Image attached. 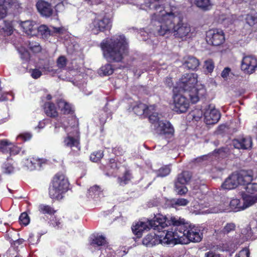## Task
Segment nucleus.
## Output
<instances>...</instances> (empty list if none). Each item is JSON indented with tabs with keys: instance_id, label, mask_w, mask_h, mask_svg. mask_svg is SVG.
<instances>
[{
	"instance_id": "1",
	"label": "nucleus",
	"mask_w": 257,
	"mask_h": 257,
	"mask_svg": "<svg viewBox=\"0 0 257 257\" xmlns=\"http://www.w3.org/2000/svg\"><path fill=\"white\" fill-rule=\"evenodd\" d=\"M170 226L174 228V231H168L162 240L163 242L167 243L168 245L187 244L191 241L198 242L202 239L199 230L197 227L178 216H164L158 214L155 215L153 219H147V222H137L132 226V229L137 237L140 238L145 230L151 228L155 230H160Z\"/></svg>"
},
{
	"instance_id": "2",
	"label": "nucleus",
	"mask_w": 257,
	"mask_h": 257,
	"mask_svg": "<svg viewBox=\"0 0 257 257\" xmlns=\"http://www.w3.org/2000/svg\"><path fill=\"white\" fill-rule=\"evenodd\" d=\"M145 4L150 10L155 11L151 15V28L155 34L164 36L173 33L175 38L181 39L189 35L190 27L183 22L182 18L172 12L167 13L162 5L150 0H145Z\"/></svg>"
},
{
	"instance_id": "3",
	"label": "nucleus",
	"mask_w": 257,
	"mask_h": 257,
	"mask_svg": "<svg viewBox=\"0 0 257 257\" xmlns=\"http://www.w3.org/2000/svg\"><path fill=\"white\" fill-rule=\"evenodd\" d=\"M100 47L103 57L109 63L120 62L128 53L127 43L123 35L104 39Z\"/></svg>"
},
{
	"instance_id": "4",
	"label": "nucleus",
	"mask_w": 257,
	"mask_h": 257,
	"mask_svg": "<svg viewBox=\"0 0 257 257\" xmlns=\"http://www.w3.org/2000/svg\"><path fill=\"white\" fill-rule=\"evenodd\" d=\"M197 78L196 74L186 73L182 76L178 84L180 92L188 94L192 103H196L206 94V90L204 88H195Z\"/></svg>"
},
{
	"instance_id": "5",
	"label": "nucleus",
	"mask_w": 257,
	"mask_h": 257,
	"mask_svg": "<svg viewBox=\"0 0 257 257\" xmlns=\"http://www.w3.org/2000/svg\"><path fill=\"white\" fill-rule=\"evenodd\" d=\"M253 175L251 170H240L238 173H233L226 178L221 186L224 189H234L239 185L244 184V182L251 181Z\"/></svg>"
},
{
	"instance_id": "6",
	"label": "nucleus",
	"mask_w": 257,
	"mask_h": 257,
	"mask_svg": "<svg viewBox=\"0 0 257 257\" xmlns=\"http://www.w3.org/2000/svg\"><path fill=\"white\" fill-rule=\"evenodd\" d=\"M68 179L63 174L57 173L53 178L52 185L49 187V195L52 199L57 200L63 198L62 194L68 189Z\"/></svg>"
},
{
	"instance_id": "7",
	"label": "nucleus",
	"mask_w": 257,
	"mask_h": 257,
	"mask_svg": "<svg viewBox=\"0 0 257 257\" xmlns=\"http://www.w3.org/2000/svg\"><path fill=\"white\" fill-rule=\"evenodd\" d=\"M149 119L150 122L154 124V129L158 133L161 135L171 136L173 135L174 130L172 124L167 120H160L158 113H153L149 115Z\"/></svg>"
},
{
	"instance_id": "8",
	"label": "nucleus",
	"mask_w": 257,
	"mask_h": 257,
	"mask_svg": "<svg viewBox=\"0 0 257 257\" xmlns=\"http://www.w3.org/2000/svg\"><path fill=\"white\" fill-rule=\"evenodd\" d=\"M112 21L106 16L96 17L89 25V28L93 34L97 35L100 32L110 30Z\"/></svg>"
},
{
	"instance_id": "9",
	"label": "nucleus",
	"mask_w": 257,
	"mask_h": 257,
	"mask_svg": "<svg viewBox=\"0 0 257 257\" xmlns=\"http://www.w3.org/2000/svg\"><path fill=\"white\" fill-rule=\"evenodd\" d=\"M188 94L184 93H181V92L177 94H175L173 96L174 107L173 110L178 113H182L186 112L189 106L190 98Z\"/></svg>"
},
{
	"instance_id": "10",
	"label": "nucleus",
	"mask_w": 257,
	"mask_h": 257,
	"mask_svg": "<svg viewBox=\"0 0 257 257\" xmlns=\"http://www.w3.org/2000/svg\"><path fill=\"white\" fill-rule=\"evenodd\" d=\"M207 42L213 46H219L225 41L224 33L220 29H212L206 32Z\"/></svg>"
},
{
	"instance_id": "11",
	"label": "nucleus",
	"mask_w": 257,
	"mask_h": 257,
	"mask_svg": "<svg viewBox=\"0 0 257 257\" xmlns=\"http://www.w3.org/2000/svg\"><path fill=\"white\" fill-rule=\"evenodd\" d=\"M204 122L207 125L216 123L220 118V112L214 108V106L209 104L204 112Z\"/></svg>"
},
{
	"instance_id": "12",
	"label": "nucleus",
	"mask_w": 257,
	"mask_h": 257,
	"mask_svg": "<svg viewBox=\"0 0 257 257\" xmlns=\"http://www.w3.org/2000/svg\"><path fill=\"white\" fill-rule=\"evenodd\" d=\"M257 68V59L253 55L244 56L241 64V70L248 74L253 73Z\"/></svg>"
},
{
	"instance_id": "13",
	"label": "nucleus",
	"mask_w": 257,
	"mask_h": 257,
	"mask_svg": "<svg viewBox=\"0 0 257 257\" xmlns=\"http://www.w3.org/2000/svg\"><path fill=\"white\" fill-rule=\"evenodd\" d=\"M230 146L239 150H249L252 148V140L250 137L238 138L233 139Z\"/></svg>"
},
{
	"instance_id": "14",
	"label": "nucleus",
	"mask_w": 257,
	"mask_h": 257,
	"mask_svg": "<svg viewBox=\"0 0 257 257\" xmlns=\"http://www.w3.org/2000/svg\"><path fill=\"white\" fill-rule=\"evenodd\" d=\"M36 7L41 16L46 18L51 17L54 12L52 5L44 0H38Z\"/></svg>"
},
{
	"instance_id": "15",
	"label": "nucleus",
	"mask_w": 257,
	"mask_h": 257,
	"mask_svg": "<svg viewBox=\"0 0 257 257\" xmlns=\"http://www.w3.org/2000/svg\"><path fill=\"white\" fill-rule=\"evenodd\" d=\"M54 31L51 30L46 25H41L38 27L37 26V29H36V35L38 36L42 37L43 39H47L51 35L53 34V33H60L61 32V28H53Z\"/></svg>"
},
{
	"instance_id": "16",
	"label": "nucleus",
	"mask_w": 257,
	"mask_h": 257,
	"mask_svg": "<svg viewBox=\"0 0 257 257\" xmlns=\"http://www.w3.org/2000/svg\"><path fill=\"white\" fill-rule=\"evenodd\" d=\"M235 228V225L234 223H227L222 229L216 231V236L219 239L226 240L227 237H229V234L234 231Z\"/></svg>"
},
{
	"instance_id": "17",
	"label": "nucleus",
	"mask_w": 257,
	"mask_h": 257,
	"mask_svg": "<svg viewBox=\"0 0 257 257\" xmlns=\"http://www.w3.org/2000/svg\"><path fill=\"white\" fill-rule=\"evenodd\" d=\"M19 24L26 34L31 36L36 35L37 25L35 22L30 20L20 21Z\"/></svg>"
},
{
	"instance_id": "18",
	"label": "nucleus",
	"mask_w": 257,
	"mask_h": 257,
	"mask_svg": "<svg viewBox=\"0 0 257 257\" xmlns=\"http://www.w3.org/2000/svg\"><path fill=\"white\" fill-rule=\"evenodd\" d=\"M200 65L199 60L193 56H187L184 58L183 65L189 70H196Z\"/></svg>"
},
{
	"instance_id": "19",
	"label": "nucleus",
	"mask_w": 257,
	"mask_h": 257,
	"mask_svg": "<svg viewBox=\"0 0 257 257\" xmlns=\"http://www.w3.org/2000/svg\"><path fill=\"white\" fill-rule=\"evenodd\" d=\"M162 240L163 239H159L158 236L155 234H149L143 238L142 243L144 245L148 247H152L159 243L168 244L167 243L163 242Z\"/></svg>"
},
{
	"instance_id": "20",
	"label": "nucleus",
	"mask_w": 257,
	"mask_h": 257,
	"mask_svg": "<svg viewBox=\"0 0 257 257\" xmlns=\"http://www.w3.org/2000/svg\"><path fill=\"white\" fill-rule=\"evenodd\" d=\"M189 203V201L185 198H178L168 199L166 201V204L169 207L176 208L178 206H185Z\"/></svg>"
},
{
	"instance_id": "21",
	"label": "nucleus",
	"mask_w": 257,
	"mask_h": 257,
	"mask_svg": "<svg viewBox=\"0 0 257 257\" xmlns=\"http://www.w3.org/2000/svg\"><path fill=\"white\" fill-rule=\"evenodd\" d=\"M103 196V193L101 188L97 185H94L90 187L88 190L87 197L97 201Z\"/></svg>"
},
{
	"instance_id": "22",
	"label": "nucleus",
	"mask_w": 257,
	"mask_h": 257,
	"mask_svg": "<svg viewBox=\"0 0 257 257\" xmlns=\"http://www.w3.org/2000/svg\"><path fill=\"white\" fill-rule=\"evenodd\" d=\"M192 2L197 8L203 11L210 10L212 7L211 0H191Z\"/></svg>"
},
{
	"instance_id": "23",
	"label": "nucleus",
	"mask_w": 257,
	"mask_h": 257,
	"mask_svg": "<svg viewBox=\"0 0 257 257\" xmlns=\"http://www.w3.org/2000/svg\"><path fill=\"white\" fill-rule=\"evenodd\" d=\"M44 109L46 114L50 117H56L58 115L55 104L52 102H46L44 105Z\"/></svg>"
},
{
	"instance_id": "24",
	"label": "nucleus",
	"mask_w": 257,
	"mask_h": 257,
	"mask_svg": "<svg viewBox=\"0 0 257 257\" xmlns=\"http://www.w3.org/2000/svg\"><path fill=\"white\" fill-rule=\"evenodd\" d=\"M64 143L65 146L71 148L74 151L80 150L78 141L70 136H68L64 139Z\"/></svg>"
},
{
	"instance_id": "25",
	"label": "nucleus",
	"mask_w": 257,
	"mask_h": 257,
	"mask_svg": "<svg viewBox=\"0 0 257 257\" xmlns=\"http://www.w3.org/2000/svg\"><path fill=\"white\" fill-rule=\"evenodd\" d=\"M90 244L94 247L105 246L107 241L105 237L102 235H93L91 237Z\"/></svg>"
},
{
	"instance_id": "26",
	"label": "nucleus",
	"mask_w": 257,
	"mask_h": 257,
	"mask_svg": "<svg viewBox=\"0 0 257 257\" xmlns=\"http://www.w3.org/2000/svg\"><path fill=\"white\" fill-rule=\"evenodd\" d=\"M191 175L188 171H183L178 175L177 180L175 184L185 185L190 180Z\"/></svg>"
},
{
	"instance_id": "27",
	"label": "nucleus",
	"mask_w": 257,
	"mask_h": 257,
	"mask_svg": "<svg viewBox=\"0 0 257 257\" xmlns=\"http://www.w3.org/2000/svg\"><path fill=\"white\" fill-rule=\"evenodd\" d=\"M58 106L64 114H69L73 111L71 105L64 100L60 99L57 102Z\"/></svg>"
},
{
	"instance_id": "28",
	"label": "nucleus",
	"mask_w": 257,
	"mask_h": 257,
	"mask_svg": "<svg viewBox=\"0 0 257 257\" xmlns=\"http://www.w3.org/2000/svg\"><path fill=\"white\" fill-rule=\"evenodd\" d=\"M243 202L244 208H246L254 204L257 203V194L254 195L245 194L243 196Z\"/></svg>"
},
{
	"instance_id": "29",
	"label": "nucleus",
	"mask_w": 257,
	"mask_h": 257,
	"mask_svg": "<svg viewBox=\"0 0 257 257\" xmlns=\"http://www.w3.org/2000/svg\"><path fill=\"white\" fill-rule=\"evenodd\" d=\"M235 18L233 15L223 14L219 16V21L224 25H229L233 23Z\"/></svg>"
},
{
	"instance_id": "30",
	"label": "nucleus",
	"mask_w": 257,
	"mask_h": 257,
	"mask_svg": "<svg viewBox=\"0 0 257 257\" xmlns=\"http://www.w3.org/2000/svg\"><path fill=\"white\" fill-rule=\"evenodd\" d=\"M148 107L143 103H140L133 107L134 112L138 115L148 114Z\"/></svg>"
},
{
	"instance_id": "31",
	"label": "nucleus",
	"mask_w": 257,
	"mask_h": 257,
	"mask_svg": "<svg viewBox=\"0 0 257 257\" xmlns=\"http://www.w3.org/2000/svg\"><path fill=\"white\" fill-rule=\"evenodd\" d=\"M113 72V69L110 64L107 63L102 66L98 71V73L102 75H110Z\"/></svg>"
},
{
	"instance_id": "32",
	"label": "nucleus",
	"mask_w": 257,
	"mask_h": 257,
	"mask_svg": "<svg viewBox=\"0 0 257 257\" xmlns=\"http://www.w3.org/2000/svg\"><path fill=\"white\" fill-rule=\"evenodd\" d=\"M231 209L234 211H238L240 210L244 209V204L241 205L240 200L237 199H233L230 201L229 203Z\"/></svg>"
},
{
	"instance_id": "33",
	"label": "nucleus",
	"mask_w": 257,
	"mask_h": 257,
	"mask_svg": "<svg viewBox=\"0 0 257 257\" xmlns=\"http://www.w3.org/2000/svg\"><path fill=\"white\" fill-rule=\"evenodd\" d=\"M251 182H244V184L242 185L245 186L244 189L247 193L253 194L257 192V183H251Z\"/></svg>"
},
{
	"instance_id": "34",
	"label": "nucleus",
	"mask_w": 257,
	"mask_h": 257,
	"mask_svg": "<svg viewBox=\"0 0 257 257\" xmlns=\"http://www.w3.org/2000/svg\"><path fill=\"white\" fill-rule=\"evenodd\" d=\"M26 44L29 49L34 53H39L42 50L41 46L38 42L29 41Z\"/></svg>"
},
{
	"instance_id": "35",
	"label": "nucleus",
	"mask_w": 257,
	"mask_h": 257,
	"mask_svg": "<svg viewBox=\"0 0 257 257\" xmlns=\"http://www.w3.org/2000/svg\"><path fill=\"white\" fill-rule=\"evenodd\" d=\"M12 144L7 140L0 141V152L4 153L11 152Z\"/></svg>"
},
{
	"instance_id": "36",
	"label": "nucleus",
	"mask_w": 257,
	"mask_h": 257,
	"mask_svg": "<svg viewBox=\"0 0 257 257\" xmlns=\"http://www.w3.org/2000/svg\"><path fill=\"white\" fill-rule=\"evenodd\" d=\"M132 178V174L129 171H125L121 177L118 178V182L120 185H124L128 183Z\"/></svg>"
},
{
	"instance_id": "37",
	"label": "nucleus",
	"mask_w": 257,
	"mask_h": 257,
	"mask_svg": "<svg viewBox=\"0 0 257 257\" xmlns=\"http://www.w3.org/2000/svg\"><path fill=\"white\" fill-rule=\"evenodd\" d=\"M245 21L249 26H253L257 23V14L255 12H252L247 14L245 17Z\"/></svg>"
},
{
	"instance_id": "38",
	"label": "nucleus",
	"mask_w": 257,
	"mask_h": 257,
	"mask_svg": "<svg viewBox=\"0 0 257 257\" xmlns=\"http://www.w3.org/2000/svg\"><path fill=\"white\" fill-rule=\"evenodd\" d=\"M39 211L43 214H53L56 211L51 206L47 205L41 204L39 206Z\"/></svg>"
},
{
	"instance_id": "39",
	"label": "nucleus",
	"mask_w": 257,
	"mask_h": 257,
	"mask_svg": "<svg viewBox=\"0 0 257 257\" xmlns=\"http://www.w3.org/2000/svg\"><path fill=\"white\" fill-rule=\"evenodd\" d=\"M203 68L205 72L211 73L214 68V64L212 60L208 59L204 61Z\"/></svg>"
},
{
	"instance_id": "40",
	"label": "nucleus",
	"mask_w": 257,
	"mask_h": 257,
	"mask_svg": "<svg viewBox=\"0 0 257 257\" xmlns=\"http://www.w3.org/2000/svg\"><path fill=\"white\" fill-rule=\"evenodd\" d=\"M171 169L170 167L168 166H165L161 168L159 170H158L157 172V176L158 177H164L170 173Z\"/></svg>"
},
{
	"instance_id": "41",
	"label": "nucleus",
	"mask_w": 257,
	"mask_h": 257,
	"mask_svg": "<svg viewBox=\"0 0 257 257\" xmlns=\"http://www.w3.org/2000/svg\"><path fill=\"white\" fill-rule=\"evenodd\" d=\"M175 191L177 194L183 195L187 192L188 189L185 185L175 184Z\"/></svg>"
},
{
	"instance_id": "42",
	"label": "nucleus",
	"mask_w": 257,
	"mask_h": 257,
	"mask_svg": "<svg viewBox=\"0 0 257 257\" xmlns=\"http://www.w3.org/2000/svg\"><path fill=\"white\" fill-rule=\"evenodd\" d=\"M103 156V153L101 151H99L96 152H94L91 154L90 156V160L94 162L99 161Z\"/></svg>"
},
{
	"instance_id": "43",
	"label": "nucleus",
	"mask_w": 257,
	"mask_h": 257,
	"mask_svg": "<svg viewBox=\"0 0 257 257\" xmlns=\"http://www.w3.org/2000/svg\"><path fill=\"white\" fill-rule=\"evenodd\" d=\"M19 221L21 224L25 225H27L29 223L30 218L27 213L23 212L21 213L19 217Z\"/></svg>"
},
{
	"instance_id": "44",
	"label": "nucleus",
	"mask_w": 257,
	"mask_h": 257,
	"mask_svg": "<svg viewBox=\"0 0 257 257\" xmlns=\"http://www.w3.org/2000/svg\"><path fill=\"white\" fill-rule=\"evenodd\" d=\"M3 169L4 172L8 174L13 173L14 171V167L9 163H5L3 165Z\"/></svg>"
},
{
	"instance_id": "45",
	"label": "nucleus",
	"mask_w": 257,
	"mask_h": 257,
	"mask_svg": "<svg viewBox=\"0 0 257 257\" xmlns=\"http://www.w3.org/2000/svg\"><path fill=\"white\" fill-rule=\"evenodd\" d=\"M4 0H0V19L4 18L7 14V9L4 5Z\"/></svg>"
},
{
	"instance_id": "46",
	"label": "nucleus",
	"mask_w": 257,
	"mask_h": 257,
	"mask_svg": "<svg viewBox=\"0 0 257 257\" xmlns=\"http://www.w3.org/2000/svg\"><path fill=\"white\" fill-rule=\"evenodd\" d=\"M66 62L67 60L64 56H61L59 57L57 61L58 67L60 68H64L66 65Z\"/></svg>"
},
{
	"instance_id": "47",
	"label": "nucleus",
	"mask_w": 257,
	"mask_h": 257,
	"mask_svg": "<svg viewBox=\"0 0 257 257\" xmlns=\"http://www.w3.org/2000/svg\"><path fill=\"white\" fill-rule=\"evenodd\" d=\"M125 152V149L121 146H117L112 149V152L117 156L122 155Z\"/></svg>"
},
{
	"instance_id": "48",
	"label": "nucleus",
	"mask_w": 257,
	"mask_h": 257,
	"mask_svg": "<svg viewBox=\"0 0 257 257\" xmlns=\"http://www.w3.org/2000/svg\"><path fill=\"white\" fill-rule=\"evenodd\" d=\"M2 29L7 33L8 35H11L13 32V28L12 25L9 23L5 24V27Z\"/></svg>"
},
{
	"instance_id": "49",
	"label": "nucleus",
	"mask_w": 257,
	"mask_h": 257,
	"mask_svg": "<svg viewBox=\"0 0 257 257\" xmlns=\"http://www.w3.org/2000/svg\"><path fill=\"white\" fill-rule=\"evenodd\" d=\"M32 135L29 133H25L19 135L17 137V139H22L24 141H27L31 139Z\"/></svg>"
},
{
	"instance_id": "50",
	"label": "nucleus",
	"mask_w": 257,
	"mask_h": 257,
	"mask_svg": "<svg viewBox=\"0 0 257 257\" xmlns=\"http://www.w3.org/2000/svg\"><path fill=\"white\" fill-rule=\"evenodd\" d=\"M42 75V72L37 69H33L31 73V76L33 78L37 79Z\"/></svg>"
},
{
	"instance_id": "51",
	"label": "nucleus",
	"mask_w": 257,
	"mask_h": 257,
	"mask_svg": "<svg viewBox=\"0 0 257 257\" xmlns=\"http://www.w3.org/2000/svg\"><path fill=\"white\" fill-rule=\"evenodd\" d=\"M249 251L248 250H242L238 255H236V257H249Z\"/></svg>"
},
{
	"instance_id": "52",
	"label": "nucleus",
	"mask_w": 257,
	"mask_h": 257,
	"mask_svg": "<svg viewBox=\"0 0 257 257\" xmlns=\"http://www.w3.org/2000/svg\"><path fill=\"white\" fill-rule=\"evenodd\" d=\"M107 114L105 112L101 113L99 116V121L101 124H104L106 121Z\"/></svg>"
},
{
	"instance_id": "53",
	"label": "nucleus",
	"mask_w": 257,
	"mask_h": 257,
	"mask_svg": "<svg viewBox=\"0 0 257 257\" xmlns=\"http://www.w3.org/2000/svg\"><path fill=\"white\" fill-rule=\"evenodd\" d=\"M228 129L227 126L225 124H222L219 125L217 129V132L219 134H222Z\"/></svg>"
},
{
	"instance_id": "54",
	"label": "nucleus",
	"mask_w": 257,
	"mask_h": 257,
	"mask_svg": "<svg viewBox=\"0 0 257 257\" xmlns=\"http://www.w3.org/2000/svg\"><path fill=\"white\" fill-rule=\"evenodd\" d=\"M230 71V69L228 67H226L224 69V70L222 71L221 75V76L225 79L229 75V73Z\"/></svg>"
},
{
	"instance_id": "55",
	"label": "nucleus",
	"mask_w": 257,
	"mask_h": 257,
	"mask_svg": "<svg viewBox=\"0 0 257 257\" xmlns=\"http://www.w3.org/2000/svg\"><path fill=\"white\" fill-rule=\"evenodd\" d=\"M205 257H221L219 254L216 253L212 251H209L205 253Z\"/></svg>"
},
{
	"instance_id": "56",
	"label": "nucleus",
	"mask_w": 257,
	"mask_h": 257,
	"mask_svg": "<svg viewBox=\"0 0 257 257\" xmlns=\"http://www.w3.org/2000/svg\"><path fill=\"white\" fill-rule=\"evenodd\" d=\"M207 158L206 156H202L201 157H198L193 160V162L195 163H200L202 162H203L204 160H205Z\"/></svg>"
},
{
	"instance_id": "57",
	"label": "nucleus",
	"mask_w": 257,
	"mask_h": 257,
	"mask_svg": "<svg viewBox=\"0 0 257 257\" xmlns=\"http://www.w3.org/2000/svg\"><path fill=\"white\" fill-rule=\"evenodd\" d=\"M27 161H28L27 166L31 168L32 169L33 168H35L36 167L35 164H36V162L37 161V160L33 159V160H30V161H29V160H28Z\"/></svg>"
},
{
	"instance_id": "58",
	"label": "nucleus",
	"mask_w": 257,
	"mask_h": 257,
	"mask_svg": "<svg viewBox=\"0 0 257 257\" xmlns=\"http://www.w3.org/2000/svg\"><path fill=\"white\" fill-rule=\"evenodd\" d=\"M165 82L166 84L169 87H171L173 84L171 78H167L165 79Z\"/></svg>"
},
{
	"instance_id": "59",
	"label": "nucleus",
	"mask_w": 257,
	"mask_h": 257,
	"mask_svg": "<svg viewBox=\"0 0 257 257\" xmlns=\"http://www.w3.org/2000/svg\"><path fill=\"white\" fill-rule=\"evenodd\" d=\"M24 241L25 240L24 239L20 238V239H18L14 241V245H16V244L20 245V244L23 243Z\"/></svg>"
},
{
	"instance_id": "60",
	"label": "nucleus",
	"mask_w": 257,
	"mask_h": 257,
	"mask_svg": "<svg viewBox=\"0 0 257 257\" xmlns=\"http://www.w3.org/2000/svg\"><path fill=\"white\" fill-rule=\"evenodd\" d=\"M8 100V98H7L6 94L2 93V92H0V101H6Z\"/></svg>"
},
{
	"instance_id": "61",
	"label": "nucleus",
	"mask_w": 257,
	"mask_h": 257,
	"mask_svg": "<svg viewBox=\"0 0 257 257\" xmlns=\"http://www.w3.org/2000/svg\"><path fill=\"white\" fill-rule=\"evenodd\" d=\"M107 167H110V168L112 169H115L117 168V164L116 163H113L112 164H109L107 165Z\"/></svg>"
},
{
	"instance_id": "62",
	"label": "nucleus",
	"mask_w": 257,
	"mask_h": 257,
	"mask_svg": "<svg viewBox=\"0 0 257 257\" xmlns=\"http://www.w3.org/2000/svg\"><path fill=\"white\" fill-rule=\"evenodd\" d=\"M222 151L226 153H229V149L227 148H222Z\"/></svg>"
},
{
	"instance_id": "63",
	"label": "nucleus",
	"mask_w": 257,
	"mask_h": 257,
	"mask_svg": "<svg viewBox=\"0 0 257 257\" xmlns=\"http://www.w3.org/2000/svg\"><path fill=\"white\" fill-rule=\"evenodd\" d=\"M113 163H116V162H115V160H114V159H110V160H109V164H112Z\"/></svg>"
},
{
	"instance_id": "64",
	"label": "nucleus",
	"mask_w": 257,
	"mask_h": 257,
	"mask_svg": "<svg viewBox=\"0 0 257 257\" xmlns=\"http://www.w3.org/2000/svg\"><path fill=\"white\" fill-rule=\"evenodd\" d=\"M33 236V234H31L29 236V238L28 239V240L30 242V243H32V241L31 240V238Z\"/></svg>"
}]
</instances>
